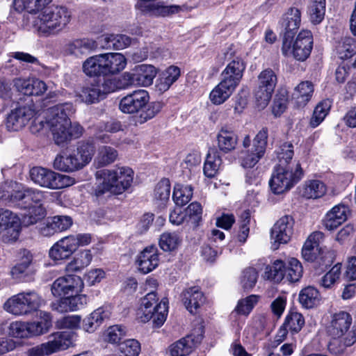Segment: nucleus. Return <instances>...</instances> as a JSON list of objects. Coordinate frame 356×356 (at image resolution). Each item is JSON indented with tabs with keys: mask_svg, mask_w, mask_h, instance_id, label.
<instances>
[{
	"mask_svg": "<svg viewBox=\"0 0 356 356\" xmlns=\"http://www.w3.org/2000/svg\"><path fill=\"white\" fill-rule=\"evenodd\" d=\"M74 113V108L71 103L58 104L45 111L46 123L56 144L78 138L82 135L83 127L76 122H71L70 117Z\"/></svg>",
	"mask_w": 356,
	"mask_h": 356,
	"instance_id": "nucleus-1",
	"label": "nucleus"
},
{
	"mask_svg": "<svg viewBox=\"0 0 356 356\" xmlns=\"http://www.w3.org/2000/svg\"><path fill=\"white\" fill-rule=\"evenodd\" d=\"M72 13L65 6H51L39 13L32 24L40 37L56 36L62 33L70 23Z\"/></svg>",
	"mask_w": 356,
	"mask_h": 356,
	"instance_id": "nucleus-2",
	"label": "nucleus"
},
{
	"mask_svg": "<svg viewBox=\"0 0 356 356\" xmlns=\"http://www.w3.org/2000/svg\"><path fill=\"white\" fill-rule=\"evenodd\" d=\"M95 177L102 181L95 189L96 195H101L106 192L122 194L131 186L134 171L127 166H115L113 169L97 171Z\"/></svg>",
	"mask_w": 356,
	"mask_h": 356,
	"instance_id": "nucleus-3",
	"label": "nucleus"
},
{
	"mask_svg": "<svg viewBox=\"0 0 356 356\" xmlns=\"http://www.w3.org/2000/svg\"><path fill=\"white\" fill-rule=\"evenodd\" d=\"M149 101L147 91L139 89L122 98L119 108L122 112L129 114L138 113L145 108L136 120L138 123L143 124L156 116L163 107L160 102H153L147 104Z\"/></svg>",
	"mask_w": 356,
	"mask_h": 356,
	"instance_id": "nucleus-4",
	"label": "nucleus"
},
{
	"mask_svg": "<svg viewBox=\"0 0 356 356\" xmlns=\"http://www.w3.org/2000/svg\"><path fill=\"white\" fill-rule=\"evenodd\" d=\"M352 324L351 314L340 310L330 315L327 331L333 338H341L343 345L349 347L356 342V323Z\"/></svg>",
	"mask_w": 356,
	"mask_h": 356,
	"instance_id": "nucleus-5",
	"label": "nucleus"
},
{
	"mask_svg": "<svg viewBox=\"0 0 356 356\" xmlns=\"http://www.w3.org/2000/svg\"><path fill=\"white\" fill-rule=\"evenodd\" d=\"M303 172L300 163L287 166L275 167L269 184L275 194H282L293 187L302 177Z\"/></svg>",
	"mask_w": 356,
	"mask_h": 356,
	"instance_id": "nucleus-6",
	"label": "nucleus"
},
{
	"mask_svg": "<svg viewBox=\"0 0 356 356\" xmlns=\"http://www.w3.org/2000/svg\"><path fill=\"white\" fill-rule=\"evenodd\" d=\"M158 300L155 291H149L141 299L136 314L140 321L146 323L153 318L156 326L160 327L163 324L168 315V303L163 300L157 303Z\"/></svg>",
	"mask_w": 356,
	"mask_h": 356,
	"instance_id": "nucleus-7",
	"label": "nucleus"
},
{
	"mask_svg": "<svg viewBox=\"0 0 356 356\" xmlns=\"http://www.w3.org/2000/svg\"><path fill=\"white\" fill-rule=\"evenodd\" d=\"M44 305V300L35 291H27L13 296L4 303L6 312L15 315H29Z\"/></svg>",
	"mask_w": 356,
	"mask_h": 356,
	"instance_id": "nucleus-8",
	"label": "nucleus"
},
{
	"mask_svg": "<svg viewBox=\"0 0 356 356\" xmlns=\"http://www.w3.org/2000/svg\"><path fill=\"white\" fill-rule=\"evenodd\" d=\"M117 78H106L103 81H93L86 83L81 89L77 96L81 102L92 104L104 99L106 96L118 89H120Z\"/></svg>",
	"mask_w": 356,
	"mask_h": 356,
	"instance_id": "nucleus-9",
	"label": "nucleus"
},
{
	"mask_svg": "<svg viewBox=\"0 0 356 356\" xmlns=\"http://www.w3.org/2000/svg\"><path fill=\"white\" fill-rule=\"evenodd\" d=\"M30 178L35 184L50 189H60L75 183L72 177L42 167L32 168L30 170Z\"/></svg>",
	"mask_w": 356,
	"mask_h": 356,
	"instance_id": "nucleus-10",
	"label": "nucleus"
},
{
	"mask_svg": "<svg viewBox=\"0 0 356 356\" xmlns=\"http://www.w3.org/2000/svg\"><path fill=\"white\" fill-rule=\"evenodd\" d=\"M313 48V35L308 30L301 31L296 40L283 38L282 53L285 56H292L298 61H305L309 56Z\"/></svg>",
	"mask_w": 356,
	"mask_h": 356,
	"instance_id": "nucleus-11",
	"label": "nucleus"
},
{
	"mask_svg": "<svg viewBox=\"0 0 356 356\" xmlns=\"http://www.w3.org/2000/svg\"><path fill=\"white\" fill-rule=\"evenodd\" d=\"M277 82V75L272 69H265L259 74L254 95L259 108H264L268 104Z\"/></svg>",
	"mask_w": 356,
	"mask_h": 356,
	"instance_id": "nucleus-12",
	"label": "nucleus"
},
{
	"mask_svg": "<svg viewBox=\"0 0 356 356\" xmlns=\"http://www.w3.org/2000/svg\"><path fill=\"white\" fill-rule=\"evenodd\" d=\"M156 74V69L153 65L142 64L136 66L133 73L125 72L117 79L122 86L120 89L132 85L147 87L152 85Z\"/></svg>",
	"mask_w": 356,
	"mask_h": 356,
	"instance_id": "nucleus-13",
	"label": "nucleus"
},
{
	"mask_svg": "<svg viewBox=\"0 0 356 356\" xmlns=\"http://www.w3.org/2000/svg\"><path fill=\"white\" fill-rule=\"evenodd\" d=\"M83 288L84 282L80 276L66 275L54 281L51 286V291L54 297L62 298L81 293Z\"/></svg>",
	"mask_w": 356,
	"mask_h": 356,
	"instance_id": "nucleus-14",
	"label": "nucleus"
},
{
	"mask_svg": "<svg viewBox=\"0 0 356 356\" xmlns=\"http://www.w3.org/2000/svg\"><path fill=\"white\" fill-rule=\"evenodd\" d=\"M294 220L291 216L281 217L271 229L272 247L278 249L280 244H286L293 234Z\"/></svg>",
	"mask_w": 356,
	"mask_h": 356,
	"instance_id": "nucleus-15",
	"label": "nucleus"
},
{
	"mask_svg": "<svg viewBox=\"0 0 356 356\" xmlns=\"http://www.w3.org/2000/svg\"><path fill=\"white\" fill-rule=\"evenodd\" d=\"M204 330L200 325L195 328L191 334L180 339L169 346L171 356H186L193 348L201 342L203 338Z\"/></svg>",
	"mask_w": 356,
	"mask_h": 356,
	"instance_id": "nucleus-16",
	"label": "nucleus"
},
{
	"mask_svg": "<svg viewBox=\"0 0 356 356\" xmlns=\"http://www.w3.org/2000/svg\"><path fill=\"white\" fill-rule=\"evenodd\" d=\"M135 8L143 15L154 17H168L182 10V8L177 5L168 6L163 2H154L149 0L137 1Z\"/></svg>",
	"mask_w": 356,
	"mask_h": 356,
	"instance_id": "nucleus-17",
	"label": "nucleus"
},
{
	"mask_svg": "<svg viewBox=\"0 0 356 356\" xmlns=\"http://www.w3.org/2000/svg\"><path fill=\"white\" fill-rule=\"evenodd\" d=\"M268 129L263 128L260 130L253 140L252 151L248 152L241 161L244 168H252L264 156L267 146Z\"/></svg>",
	"mask_w": 356,
	"mask_h": 356,
	"instance_id": "nucleus-18",
	"label": "nucleus"
},
{
	"mask_svg": "<svg viewBox=\"0 0 356 356\" xmlns=\"http://www.w3.org/2000/svg\"><path fill=\"white\" fill-rule=\"evenodd\" d=\"M37 114L32 106H24L12 111L8 115L6 127L9 130L18 131L34 118Z\"/></svg>",
	"mask_w": 356,
	"mask_h": 356,
	"instance_id": "nucleus-19",
	"label": "nucleus"
},
{
	"mask_svg": "<svg viewBox=\"0 0 356 356\" xmlns=\"http://www.w3.org/2000/svg\"><path fill=\"white\" fill-rule=\"evenodd\" d=\"M245 70V64L240 58L229 62L221 72V81L235 88L238 86Z\"/></svg>",
	"mask_w": 356,
	"mask_h": 356,
	"instance_id": "nucleus-20",
	"label": "nucleus"
},
{
	"mask_svg": "<svg viewBox=\"0 0 356 356\" xmlns=\"http://www.w3.org/2000/svg\"><path fill=\"white\" fill-rule=\"evenodd\" d=\"M87 302V296L79 293L60 298L51 304V308L59 313H64L79 310L83 308Z\"/></svg>",
	"mask_w": 356,
	"mask_h": 356,
	"instance_id": "nucleus-21",
	"label": "nucleus"
},
{
	"mask_svg": "<svg viewBox=\"0 0 356 356\" xmlns=\"http://www.w3.org/2000/svg\"><path fill=\"white\" fill-rule=\"evenodd\" d=\"M301 22V13L297 8H290L284 13L280 22L281 27L284 29V38L293 39L294 34L298 29Z\"/></svg>",
	"mask_w": 356,
	"mask_h": 356,
	"instance_id": "nucleus-22",
	"label": "nucleus"
},
{
	"mask_svg": "<svg viewBox=\"0 0 356 356\" xmlns=\"http://www.w3.org/2000/svg\"><path fill=\"white\" fill-rule=\"evenodd\" d=\"M136 263L143 273H148L154 270L159 263L156 247L151 245L145 248L138 256Z\"/></svg>",
	"mask_w": 356,
	"mask_h": 356,
	"instance_id": "nucleus-23",
	"label": "nucleus"
},
{
	"mask_svg": "<svg viewBox=\"0 0 356 356\" xmlns=\"http://www.w3.org/2000/svg\"><path fill=\"white\" fill-rule=\"evenodd\" d=\"M76 250L74 241L69 235L55 243L50 248L49 255L54 261L65 260L68 259Z\"/></svg>",
	"mask_w": 356,
	"mask_h": 356,
	"instance_id": "nucleus-24",
	"label": "nucleus"
},
{
	"mask_svg": "<svg viewBox=\"0 0 356 356\" xmlns=\"http://www.w3.org/2000/svg\"><path fill=\"white\" fill-rule=\"evenodd\" d=\"M75 333L63 331L50 334L45 343L51 354L66 350L73 344Z\"/></svg>",
	"mask_w": 356,
	"mask_h": 356,
	"instance_id": "nucleus-25",
	"label": "nucleus"
},
{
	"mask_svg": "<svg viewBox=\"0 0 356 356\" xmlns=\"http://www.w3.org/2000/svg\"><path fill=\"white\" fill-rule=\"evenodd\" d=\"M349 209L344 204L333 207L325 215L323 225L327 230L332 231L343 224L348 218Z\"/></svg>",
	"mask_w": 356,
	"mask_h": 356,
	"instance_id": "nucleus-26",
	"label": "nucleus"
},
{
	"mask_svg": "<svg viewBox=\"0 0 356 356\" xmlns=\"http://www.w3.org/2000/svg\"><path fill=\"white\" fill-rule=\"evenodd\" d=\"M14 83L17 90L25 95H41L47 89L46 83L36 78L17 79Z\"/></svg>",
	"mask_w": 356,
	"mask_h": 356,
	"instance_id": "nucleus-27",
	"label": "nucleus"
},
{
	"mask_svg": "<svg viewBox=\"0 0 356 356\" xmlns=\"http://www.w3.org/2000/svg\"><path fill=\"white\" fill-rule=\"evenodd\" d=\"M323 238L321 232H314L306 240L302 249V257L307 261H314L318 257L322 258L321 248L319 247V241Z\"/></svg>",
	"mask_w": 356,
	"mask_h": 356,
	"instance_id": "nucleus-28",
	"label": "nucleus"
},
{
	"mask_svg": "<svg viewBox=\"0 0 356 356\" xmlns=\"http://www.w3.org/2000/svg\"><path fill=\"white\" fill-rule=\"evenodd\" d=\"M216 141L219 151L227 154L236 149L238 136L231 129L222 127L216 135Z\"/></svg>",
	"mask_w": 356,
	"mask_h": 356,
	"instance_id": "nucleus-29",
	"label": "nucleus"
},
{
	"mask_svg": "<svg viewBox=\"0 0 356 356\" xmlns=\"http://www.w3.org/2000/svg\"><path fill=\"white\" fill-rule=\"evenodd\" d=\"M182 301L186 309L195 314L204 302V296L198 286H192L182 292Z\"/></svg>",
	"mask_w": 356,
	"mask_h": 356,
	"instance_id": "nucleus-30",
	"label": "nucleus"
},
{
	"mask_svg": "<svg viewBox=\"0 0 356 356\" xmlns=\"http://www.w3.org/2000/svg\"><path fill=\"white\" fill-rule=\"evenodd\" d=\"M104 75L118 73L124 69L127 59L120 53L102 54Z\"/></svg>",
	"mask_w": 356,
	"mask_h": 356,
	"instance_id": "nucleus-31",
	"label": "nucleus"
},
{
	"mask_svg": "<svg viewBox=\"0 0 356 356\" xmlns=\"http://www.w3.org/2000/svg\"><path fill=\"white\" fill-rule=\"evenodd\" d=\"M109 307H99L84 318L83 327L88 332H93L101 324L111 316Z\"/></svg>",
	"mask_w": 356,
	"mask_h": 356,
	"instance_id": "nucleus-32",
	"label": "nucleus"
},
{
	"mask_svg": "<svg viewBox=\"0 0 356 356\" xmlns=\"http://www.w3.org/2000/svg\"><path fill=\"white\" fill-rule=\"evenodd\" d=\"M180 76V69L175 65H171L163 70L159 75L156 81V89L160 92L169 90L170 86Z\"/></svg>",
	"mask_w": 356,
	"mask_h": 356,
	"instance_id": "nucleus-33",
	"label": "nucleus"
},
{
	"mask_svg": "<svg viewBox=\"0 0 356 356\" xmlns=\"http://www.w3.org/2000/svg\"><path fill=\"white\" fill-rule=\"evenodd\" d=\"M54 168L64 172H74L82 168L79 157L75 153H66L57 155L54 161Z\"/></svg>",
	"mask_w": 356,
	"mask_h": 356,
	"instance_id": "nucleus-34",
	"label": "nucleus"
},
{
	"mask_svg": "<svg viewBox=\"0 0 356 356\" xmlns=\"http://www.w3.org/2000/svg\"><path fill=\"white\" fill-rule=\"evenodd\" d=\"M92 259L90 250H82L78 252L72 260L65 266V270L68 273L80 272L89 266Z\"/></svg>",
	"mask_w": 356,
	"mask_h": 356,
	"instance_id": "nucleus-35",
	"label": "nucleus"
},
{
	"mask_svg": "<svg viewBox=\"0 0 356 356\" xmlns=\"http://www.w3.org/2000/svg\"><path fill=\"white\" fill-rule=\"evenodd\" d=\"M314 87L312 82L305 81L300 83L294 89L292 99L298 106H305L312 99Z\"/></svg>",
	"mask_w": 356,
	"mask_h": 356,
	"instance_id": "nucleus-36",
	"label": "nucleus"
},
{
	"mask_svg": "<svg viewBox=\"0 0 356 356\" xmlns=\"http://www.w3.org/2000/svg\"><path fill=\"white\" fill-rule=\"evenodd\" d=\"M236 88L220 81L209 93V100L214 105L225 103L234 92Z\"/></svg>",
	"mask_w": 356,
	"mask_h": 356,
	"instance_id": "nucleus-37",
	"label": "nucleus"
},
{
	"mask_svg": "<svg viewBox=\"0 0 356 356\" xmlns=\"http://www.w3.org/2000/svg\"><path fill=\"white\" fill-rule=\"evenodd\" d=\"M96 46L95 42L92 40L76 39L67 43L65 49L68 54L79 56L93 50Z\"/></svg>",
	"mask_w": 356,
	"mask_h": 356,
	"instance_id": "nucleus-38",
	"label": "nucleus"
},
{
	"mask_svg": "<svg viewBox=\"0 0 356 356\" xmlns=\"http://www.w3.org/2000/svg\"><path fill=\"white\" fill-rule=\"evenodd\" d=\"M102 60V54L89 57L83 63V72L88 76L104 75Z\"/></svg>",
	"mask_w": 356,
	"mask_h": 356,
	"instance_id": "nucleus-39",
	"label": "nucleus"
},
{
	"mask_svg": "<svg viewBox=\"0 0 356 356\" xmlns=\"http://www.w3.org/2000/svg\"><path fill=\"white\" fill-rule=\"evenodd\" d=\"M39 320L29 322L33 336H39L47 333L52 326V318L49 312L40 311Z\"/></svg>",
	"mask_w": 356,
	"mask_h": 356,
	"instance_id": "nucleus-40",
	"label": "nucleus"
},
{
	"mask_svg": "<svg viewBox=\"0 0 356 356\" xmlns=\"http://www.w3.org/2000/svg\"><path fill=\"white\" fill-rule=\"evenodd\" d=\"M100 40L106 48L115 49L127 48L131 42V38L123 34H104L100 37Z\"/></svg>",
	"mask_w": 356,
	"mask_h": 356,
	"instance_id": "nucleus-41",
	"label": "nucleus"
},
{
	"mask_svg": "<svg viewBox=\"0 0 356 356\" xmlns=\"http://www.w3.org/2000/svg\"><path fill=\"white\" fill-rule=\"evenodd\" d=\"M51 2V0H14L15 9L26 10L29 13H40Z\"/></svg>",
	"mask_w": 356,
	"mask_h": 356,
	"instance_id": "nucleus-42",
	"label": "nucleus"
},
{
	"mask_svg": "<svg viewBox=\"0 0 356 356\" xmlns=\"http://www.w3.org/2000/svg\"><path fill=\"white\" fill-rule=\"evenodd\" d=\"M221 164L219 153L213 149L209 151L203 168L204 175L209 178L215 177Z\"/></svg>",
	"mask_w": 356,
	"mask_h": 356,
	"instance_id": "nucleus-43",
	"label": "nucleus"
},
{
	"mask_svg": "<svg viewBox=\"0 0 356 356\" xmlns=\"http://www.w3.org/2000/svg\"><path fill=\"white\" fill-rule=\"evenodd\" d=\"M325 185L319 180H309L305 182L302 195L308 199H316L323 197L326 193Z\"/></svg>",
	"mask_w": 356,
	"mask_h": 356,
	"instance_id": "nucleus-44",
	"label": "nucleus"
},
{
	"mask_svg": "<svg viewBox=\"0 0 356 356\" xmlns=\"http://www.w3.org/2000/svg\"><path fill=\"white\" fill-rule=\"evenodd\" d=\"M326 0H310L308 15L313 24H320L325 17Z\"/></svg>",
	"mask_w": 356,
	"mask_h": 356,
	"instance_id": "nucleus-45",
	"label": "nucleus"
},
{
	"mask_svg": "<svg viewBox=\"0 0 356 356\" xmlns=\"http://www.w3.org/2000/svg\"><path fill=\"white\" fill-rule=\"evenodd\" d=\"M320 300V293L314 286H309L302 289L300 292L299 302L306 308L314 307L319 303Z\"/></svg>",
	"mask_w": 356,
	"mask_h": 356,
	"instance_id": "nucleus-46",
	"label": "nucleus"
},
{
	"mask_svg": "<svg viewBox=\"0 0 356 356\" xmlns=\"http://www.w3.org/2000/svg\"><path fill=\"white\" fill-rule=\"evenodd\" d=\"M336 50L339 58H350L356 54V40L350 37L341 38L336 46Z\"/></svg>",
	"mask_w": 356,
	"mask_h": 356,
	"instance_id": "nucleus-47",
	"label": "nucleus"
},
{
	"mask_svg": "<svg viewBox=\"0 0 356 356\" xmlns=\"http://www.w3.org/2000/svg\"><path fill=\"white\" fill-rule=\"evenodd\" d=\"M286 264L280 259L275 260L272 266H267L265 268L264 277L267 280L280 282L284 279Z\"/></svg>",
	"mask_w": 356,
	"mask_h": 356,
	"instance_id": "nucleus-48",
	"label": "nucleus"
},
{
	"mask_svg": "<svg viewBox=\"0 0 356 356\" xmlns=\"http://www.w3.org/2000/svg\"><path fill=\"white\" fill-rule=\"evenodd\" d=\"M118 156L117 150L110 146H102L98 149L95 162L98 167H104L115 161Z\"/></svg>",
	"mask_w": 356,
	"mask_h": 356,
	"instance_id": "nucleus-49",
	"label": "nucleus"
},
{
	"mask_svg": "<svg viewBox=\"0 0 356 356\" xmlns=\"http://www.w3.org/2000/svg\"><path fill=\"white\" fill-rule=\"evenodd\" d=\"M193 196V188L189 185H182L177 184L175 186L172 193V198L179 207H183L186 204Z\"/></svg>",
	"mask_w": 356,
	"mask_h": 356,
	"instance_id": "nucleus-50",
	"label": "nucleus"
},
{
	"mask_svg": "<svg viewBox=\"0 0 356 356\" xmlns=\"http://www.w3.org/2000/svg\"><path fill=\"white\" fill-rule=\"evenodd\" d=\"M19 200H24L25 203L33 202L34 205L42 204L44 199V193L38 189L24 188L17 191L16 196Z\"/></svg>",
	"mask_w": 356,
	"mask_h": 356,
	"instance_id": "nucleus-51",
	"label": "nucleus"
},
{
	"mask_svg": "<svg viewBox=\"0 0 356 356\" xmlns=\"http://www.w3.org/2000/svg\"><path fill=\"white\" fill-rule=\"evenodd\" d=\"M45 216V209L42 204L31 205L27 211L23 214L22 223L25 226L37 223Z\"/></svg>",
	"mask_w": 356,
	"mask_h": 356,
	"instance_id": "nucleus-52",
	"label": "nucleus"
},
{
	"mask_svg": "<svg viewBox=\"0 0 356 356\" xmlns=\"http://www.w3.org/2000/svg\"><path fill=\"white\" fill-rule=\"evenodd\" d=\"M331 108V102L325 99L319 102L314 108L312 117L310 120V126L313 128L318 127L328 114Z\"/></svg>",
	"mask_w": 356,
	"mask_h": 356,
	"instance_id": "nucleus-53",
	"label": "nucleus"
},
{
	"mask_svg": "<svg viewBox=\"0 0 356 356\" xmlns=\"http://www.w3.org/2000/svg\"><path fill=\"white\" fill-rule=\"evenodd\" d=\"M95 147L92 142H81L77 147L76 156L79 157L81 165L83 168L92 160L95 154Z\"/></svg>",
	"mask_w": 356,
	"mask_h": 356,
	"instance_id": "nucleus-54",
	"label": "nucleus"
},
{
	"mask_svg": "<svg viewBox=\"0 0 356 356\" xmlns=\"http://www.w3.org/2000/svg\"><path fill=\"white\" fill-rule=\"evenodd\" d=\"M302 275V267L296 258H290L285 266L284 278L291 282H298Z\"/></svg>",
	"mask_w": 356,
	"mask_h": 356,
	"instance_id": "nucleus-55",
	"label": "nucleus"
},
{
	"mask_svg": "<svg viewBox=\"0 0 356 356\" xmlns=\"http://www.w3.org/2000/svg\"><path fill=\"white\" fill-rule=\"evenodd\" d=\"M181 241L180 236L176 232H164L159 238L160 248L165 252L172 251L178 248Z\"/></svg>",
	"mask_w": 356,
	"mask_h": 356,
	"instance_id": "nucleus-56",
	"label": "nucleus"
},
{
	"mask_svg": "<svg viewBox=\"0 0 356 356\" xmlns=\"http://www.w3.org/2000/svg\"><path fill=\"white\" fill-rule=\"evenodd\" d=\"M8 334L15 338H27L32 337L29 322L14 321L8 327Z\"/></svg>",
	"mask_w": 356,
	"mask_h": 356,
	"instance_id": "nucleus-57",
	"label": "nucleus"
},
{
	"mask_svg": "<svg viewBox=\"0 0 356 356\" xmlns=\"http://www.w3.org/2000/svg\"><path fill=\"white\" fill-rule=\"evenodd\" d=\"M22 186L17 182H6L0 185V200L15 202L19 201L16 196L17 191L21 190Z\"/></svg>",
	"mask_w": 356,
	"mask_h": 356,
	"instance_id": "nucleus-58",
	"label": "nucleus"
},
{
	"mask_svg": "<svg viewBox=\"0 0 356 356\" xmlns=\"http://www.w3.org/2000/svg\"><path fill=\"white\" fill-rule=\"evenodd\" d=\"M170 195V184L168 179H161L155 186L154 199L160 205L169 200Z\"/></svg>",
	"mask_w": 356,
	"mask_h": 356,
	"instance_id": "nucleus-59",
	"label": "nucleus"
},
{
	"mask_svg": "<svg viewBox=\"0 0 356 356\" xmlns=\"http://www.w3.org/2000/svg\"><path fill=\"white\" fill-rule=\"evenodd\" d=\"M259 274L257 270L252 268L248 267L245 268L240 277V284L244 290L252 289L256 284Z\"/></svg>",
	"mask_w": 356,
	"mask_h": 356,
	"instance_id": "nucleus-60",
	"label": "nucleus"
},
{
	"mask_svg": "<svg viewBox=\"0 0 356 356\" xmlns=\"http://www.w3.org/2000/svg\"><path fill=\"white\" fill-rule=\"evenodd\" d=\"M305 325L303 316L296 312H290L286 316L284 326L288 327V330L292 333H297L301 330Z\"/></svg>",
	"mask_w": 356,
	"mask_h": 356,
	"instance_id": "nucleus-61",
	"label": "nucleus"
},
{
	"mask_svg": "<svg viewBox=\"0 0 356 356\" xmlns=\"http://www.w3.org/2000/svg\"><path fill=\"white\" fill-rule=\"evenodd\" d=\"M258 300L259 296L256 295H250L245 298L239 300L234 311L238 314L248 316L257 303Z\"/></svg>",
	"mask_w": 356,
	"mask_h": 356,
	"instance_id": "nucleus-62",
	"label": "nucleus"
},
{
	"mask_svg": "<svg viewBox=\"0 0 356 356\" xmlns=\"http://www.w3.org/2000/svg\"><path fill=\"white\" fill-rule=\"evenodd\" d=\"M293 156V146L291 143H284L281 145L277 152V159L279 164L277 165L287 166L293 163H299V162L291 161Z\"/></svg>",
	"mask_w": 356,
	"mask_h": 356,
	"instance_id": "nucleus-63",
	"label": "nucleus"
},
{
	"mask_svg": "<svg viewBox=\"0 0 356 356\" xmlns=\"http://www.w3.org/2000/svg\"><path fill=\"white\" fill-rule=\"evenodd\" d=\"M341 264L338 263L335 264L321 280V285L325 288H331L335 282L339 279L341 275Z\"/></svg>",
	"mask_w": 356,
	"mask_h": 356,
	"instance_id": "nucleus-64",
	"label": "nucleus"
}]
</instances>
